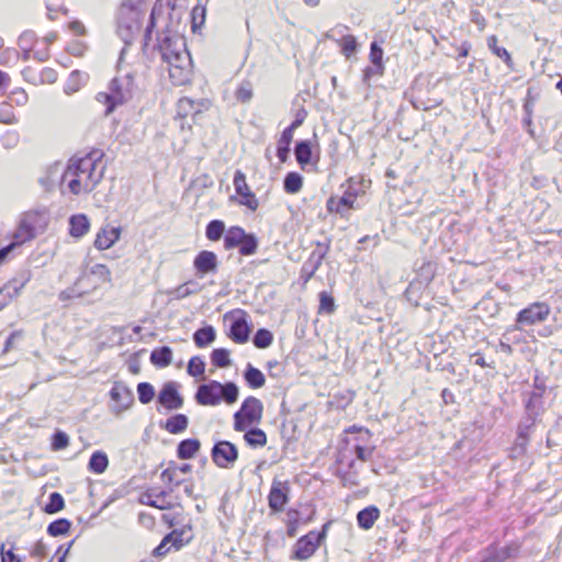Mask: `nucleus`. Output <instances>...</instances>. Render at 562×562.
<instances>
[{"label": "nucleus", "instance_id": "f257e3e1", "mask_svg": "<svg viewBox=\"0 0 562 562\" xmlns=\"http://www.w3.org/2000/svg\"><path fill=\"white\" fill-rule=\"evenodd\" d=\"M157 48L167 65L169 78L175 86L190 81L192 60L187 50L186 41L177 32L166 30L157 36Z\"/></svg>", "mask_w": 562, "mask_h": 562}, {"label": "nucleus", "instance_id": "f03ea898", "mask_svg": "<svg viewBox=\"0 0 562 562\" xmlns=\"http://www.w3.org/2000/svg\"><path fill=\"white\" fill-rule=\"evenodd\" d=\"M101 157L102 153L95 150L70 160L67 169L63 171L61 180L68 181L72 194L89 193L102 180L104 167L101 165Z\"/></svg>", "mask_w": 562, "mask_h": 562}, {"label": "nucleus", "instance_id": "7ed1b4c3", "mask_svg": "<svg viewBox=\"0 0 562 562\" xmlns=\"http://www.w3.org/2000/svg\"><path fill=\"white\" fill-rule=\"evenodd\" d=\"M239 395V389L234 382L221 383L212 380L209 383L199 385L195 393V401L203 406H216L222 401L226 404H234Z\"/></svg>", "mask_w": 562, "mask_h": 562}, {"label": "nucleus", "instance_id": "20e7f679", "mask_svg": "<svg viewBox=\"0 0 562 562\" xmlns=\"http://www.w3.org/2000/svg\"><path fill=\"white\" fill-rule=\"evenodd\" d=\"M133 89L134 76L132 74L115 77L111 80L108 92H99L97 94V101L106 105L104 112L105 115H109L117 105H122L132 98Z\"/></svg>", "mask_w": 562, "mask_h": 562}, {"label": "nucleus", "instance_id": "39448f33", "mask_svg": "<svg viewBox=\"0 0 562 562\" xmlns=\"http://www.w3.org/2000/svg\"><path fill=\"white\" fill-rule=\"evenodd\" d=\"M143 13L132 5H122L117 16V35L130 45L140 32Z\"/></svg>", "mask_w": 562, "mask_h": 562}, {"label": "nucleus", "instance_id": "423d86ee", "mask_svg": "<svg viewBox=\"0 0 562 562\" xmlns=\"http://www.w3.org/2000/svg\"><path fill=\"white\" fill-rule=\"evenodd\" d=\"M551 308L544 302H535L516 316L515 328L521 330L525 326H531L544 322L550 315Z\"/></svg>", "mask_w": 562, "mask_h": 562}, {"label": "nucleus", "instance_id": "0eeeda50", "mask_svg": "<svg viewBox=\"0 0 562 562\" xmlns=\"http://www.w3.org/2000/svg\"><path fill=\"white\" fill-rule=\"evenodd\" d=\"M213 462L222 469H231L238 459V448L231 441L221 440L211 450Z\"/></svg>", "mask_w": 562, "mask_h": 562}, {"label": "nucleus", "instance_id": "6e6552de", "mask_svg": "<svg viewBox=\"0 0 562 562\" xmlns=\"http://www.w3.org/2000/svg\"><path fill=\"white\" fill-rule=\"evenodd\" d=\"M290 483L273 479L269 494L268 506L272 513H281L290 499Z\"/></svg>", "mask_w": 562, "mask_h": 562}, {"label": "nucleus", "instance_id": "1a4fd4ad", "mask_svg": "<svg viewBox=\"0 0 562 562\" xmlns=\"http://www.w3.org/2000/svg\"><path fill=\"white\" fill-rule=\"evenodd\" d=\"M321 543L314 537V530L302 536L293 546L291 560L306 561L314 555Z\"/></svg>", "mask_w": 562, "mask_h": 562}, {"label": "nucleus", "instance_id": "9d476101", "mask_svg": "<svg viewBox=\"0 0 562 562\" xmlns=\"http://www.w3.org/2000/svg\"><path fill=\"white\" fill-rule=\"evenodd\" d=\"M233 182L236 193L240 196L239 203L251 211H256L259 206V202L255 193L249 189L245 173L240 170H236Z\"/></svg>", "mask_w": 562, "mask_h": 562}, {"label": "nucleus", "instance_id": "9b49d317", "mask_svg": "<svg viewBox=\"0 0 562 562\" xmlns=\"http://www.w3.org/2000/svg\"><path fill=\"white\" fill-rule=\"evenodd\" d=\"M110 397L115 402V406L112 409L115 414H120L130 408L134 402L133 392L122 382L114 383L110 391Z\"/></svg>", "mask_w": 562, "mask_h": 562}, {"label": "nucleus", "instance_id": "f8f14e48", "mask_svg": "<svg viewBox=\"0 0 562 562\" xmlns=\"http://www.w3.org/2000/svg\"><path fill=\"white\" fill-rule=\"evenodd\" d=\"M193 267L199 277L215 273L218 269V259L216 254L210 250L200 251L193 260Z\"/></svg>", "mask_w": 562, "mask_h": 562}, {"label": "nucleus", "instance_id": "ddd939ff", "mask_svg": "<svg viewBox=\"0 0 562 562\" xmlns=\"http://www.w3.org/2000/svg\"><path fill=\"white\" fill-rule=\"evenodd\" d=\"M158 403L167 409H179L183 406V398L177 390L175 382L164 384L158 393Z\"/></svg>", "mask_w": 562, "mask_h": 562}, {"label": "nucleus", "instance_id": "4468645a", "mask_svg": "<svg viewBox=\"0 0 562 562\" xmlns=\"http://www.w3.org/2000/svg\"><path fill=\"white\" fill-rule=\"evenodd\" d=\"M356 195L346 192L342 196H330L326 202V209L329 213L339 214L341 217H347L350 210L355 209Z\"/></svg>", "mask_w": 562, "mask_h": 562}, {"label": "nucleus", "instance_id": "2eb2a0df", "mask_svg": "<svg viewBox=\"0 0 562 562\" xmlns=\"http://www.w3.org/2000/svg\"><path fill=\"white\" fill-rule=\"evenodd\" d=\"M34 215L25 214L19 222V225L13 234V241L11 244H15L20 246L29 240H32L35 237V227H34Z\"/></svg>", "mask_w": 562, "mask_h": 562}, {"label": "nucleus", "instance_id": "dca6fc26", "mask_svg": "<svg viewBox=\"0 0 562 562\" xmlns=\"http://www.w3.org/2000/svg\"><path fill=\"white\" fill-rule=\"evenodd\" d=\"M249 334L247 313L240 311V316L235 318L229 326L228 337L236 344H245L249 339Z\"/></svg>", "mask_w": 562, "mask_h": 562}, {"label": "nucleus", "instance_id": "f3484780", "mask_svg": "<svg viewBox=\"0 0 562 562\" xmlns=\"http://www.w3.org/2000/svg\"><path fill=\"white\" fill-rule=\"evenodd\" d=\"M517 553V547L507 544L504 547L490 546L485 549L480 562H506Z\"/></svg>", "mask_w": 562, "mask_h": 562}, {"label": "nucleus", "instance_id": "a211bd4d", "mask_svg": "<svg viewBox=\"0 0 562 562\" xmlns=\"http://www.w3.org/2000/svg\"><path fill=\"white\" fill-rule=\"evenodd\" d=\"M263 405L255 396H248L244 400L241 407L237 411L241 416L247 417L248 423H259L262 417Z\"/></svg>", "mask_w": 562, "mask_h": 562}, {"label": "nucleus", "instance_id": "6ab92c4d", "mask_svg": "<svg viewBox=\"0 0 562 562\" xmlns=\"http://www.w3.org/2000/svg\"><path fill=\"white\" fill-rule=\"evenodd\" d=\"M120 236V227L102 228L95 237L94 246L100 250L109 249L119 240Z\"/></svg>", "mask_w": 562, "mask_h": 562}, {"label": "nucleus", "instance_id": "aec40b11", "mask_svg": "<svg viewBox=\"0 0 562 562\" xmlns=\"http://www.w3.org/2000/svg\"><path fill=\"white\" fill-rule=\"evenodd\" d=\"M317 249L313 250L310 259L303 265L302 270L307 274V278H311L314 276L316 270L322 265L323 259L325 258L328 246H325L323 249H321V244L317 245Z\"/></svg>", "mask_w": 562, "mask_h": 562}, {"label": "nucleus", "instance_id": "412c9836", "mask_svg": "<svg viewBox=\"0 0 562 562\" xmlns=\"http://www.w3.org/2000/svg\"><path fill=\"white\" fill-rule=\"evenodd\" d=\"M201 442L195 438L181 440L177 446V457L181 460L192 459L200 450Z\"/></svg>", "mask_w": 562, "mask_h": 562}, {"label": "nucleus", "instance_id": "4be33fe9", "mask_svg": "<svg viewBox=\"0 0 562 562\" xmlns=\"http://www.w3.org/2000/svg\"><path fill=\"white\" fill-rule=\"evenodd\" d=\"M24 282L11 281L0 288V311L20 294Z\"/></svg>", "mask_w": 562, "mask_h": 562}, {"label": "nucleus", "instance_id": "5701e85b", "mask_svg": "<svg viewBox=\"0 0 562 562\" xmlns=\"http://www.w3.org/2000/svg\"><path fill=\"white\" fill-rule=\"evenodd\" d=\"M379 517V508L375 506H368L357 514V522L361 529L368 530L372 528Z\"/></svg>", "mask_w": 562, "mask_h": 562}, {"label": "nucleus", "instance_id": "b1692460", "mask_svg": "<svg viewBox=\"0 0 562 562\" xmlns=\"http://www.w3.org/2000/svg\"><path fill=\"white\" fill-rule=\"evenodd\" d=\"M201 102L183 97L177 103V115L180 117L194 116L201 113Z\"/></svg>", "mask_w": 562, "mask_h": 562}, {"label": "nucleus", "instance_id": "393cba45", "mask_svg": "<svg viewBox=\"0 0 562 562\" xmlns=\"http://www.w3.org/2000/svg\"><path fill=\"white\" fill-rule=\"evenodd\" d=\"M69 233L72 237L80 238L89 231L90 223L85 214H76L69 218Z\"/></svg>", "mask_w": 562, "mask_h": 562}, {"label": "nucleus", "instance_id": "a878e982", "mask_svg": "<svg viewBox=\"0 0 562 562\" xmlns=\"http://www.w3.org/2000/svg\"><path fill=\"white\" fill-rule=\"evenodd\" d=\"M536 427L537 426L518 425L514 451H517L520 454L525 453L530 436L535 431Z\"/></svg>", "mask_w": 562, "mask_h": 562}, {"label": "nucleus", "instance_id": "bb28decb", "mask_svg": "<svg viewBox=\"0 0 562 562\" xmlns=\"http://www.w3.org/2000/svg\"><path fill=\"white\" fill-rule=\"evenodd\" d=\"M216 339V330L212 325H205L193 334V341L196 347L204 348Z\"/></svg>", "mask_w": 562, "mask_h": 562}, {"label": "nucleus", "instance_id": "cd10ccee", "mask_svg": "<svg viewBox=\"0 0 562 562\" xmlns=\"http://www.w3.org/2000/svg\"><path fill=\"white\" fill-rule=\"evenodd\" d=\"M246 237V231L240 226H231L224 235V248L234 249L240 245Z\"/></svg>", "mask_w": 562, "mask_h": 562}, {"label": "nucleus", "instance_id": "c85d7f7f", "mask_svg": "<svg viewBox=\"0 0 562 562\" xmlns=\"http://www.w3.org/2000/svg\"><path fill=\"white\" fill-rule=\"evenodd\" d=\"M244 379L250 389L262 387L266 383L265 374L251 363H247L244 371Z\"/></svg>", "mask_w": 562, "mask_h": 562}, {"label": "nucleus", "instance_id": "c756f323", "mask_svg": "<svg viewBox=\"0 0 562 562\" xmlns=\"http://www.w3.org/2000/svg\"><path fill=\"white\" fill-rule=\"evenodd\" d=\"M294 155L297 164L304 168L312 161V145L310 140H299L294 147Z\"/></svg>", "mask_w": 562, "mask_h": 562}, {"label": "nucleus", "instance_id": "7c9ffc66", "mask_svg": "<svg viewBox=\"0 0 562 562\" xmlns=\"http://www.w3.org/2000/svg\"><path fill=\"white\" fill-rule=\"evenodd\" d=\"M172 350L168 346L155 348L150 353V362L159 368H166L171 364Z\"/></svg>", "mask_w": 562, "mask_h": 562}, {"label": "nucleus", "instance_id": "2f4dec72", "mask_svg": "<svg viewBox=\"0 0 562 562\" xmlns=\"http://www.w3.org/2000/svg\"><path fill=\"white\" fill-rule=\"evenodd\" d=\"M188 426L189 418L184 414H176L166 420L164 428L168 432L177 435L183 432Z\"/></svg>", "mask_w": 562, "mask_h": 562}, {"label": "nucleus", "instance_id": "473e14b6", "mask_svg": "<svg viewBox=\"0 0 562 562\" xmlns=\"http://www.w3.org/2000/svg\"><path fill=\"white\" fill-rule=\"evenodd\" d=\"M63 166L60 162H56L54 165H50L46 169V175L44 177H41L38 179V182L42 187L45 188V190H50L56 181L58 180L59 175H63Z\"/></svg>", "mask_w": 562, "mask_h": 562}, {"label": "nucleus", "instance_id": "72a5a7b5", "mask_svg": "<svg viewBox=\"0 0 562 562\" xmlns=\"http://www.w3.org/2000/svg\"><path fill=\"white\" fill-rule=\"evenodd\" d=\"M292 139L293 133L290 130L285 128L282 132L277 146V156L281 162H285L288 160Z\"/></svg>", "mask_w": 562, "mask_h": 562}, {"label": "nucleus", "instance_id": "f704fd0d", "mask_svg": "<svg viewBox=\"0 0 562 562\" xmlns=\"http://www.w3.org/2000/svg\"><path fill=\"white\" fill-rule=\"evenodd\" d=\"M109 467L108 456L102 451H94L89 460L88 468L95 474H102Z\"/></svg>", "mask_w": 562, "mask_h": 562}, {"label": "nucleus", "instance_id": "c9c22d12", "mask_svg": "<svg viewBox=\"0 0 562 562\" xmlns=\"http://www.w3.org/2000/svg\"><path fill=\"white\" fill-rule=\"evenodd\" d=\"M497 43H498V40H497L496 35H491L487 38V46H488V48L493 52V54H495L497 57L503 59L504 63L507 65V67L513 70L514 69V61L512 59L510 54L508 53V50L505 47H499L497 45Z\"/></svg>", "mask_w": 562, "mask_h": 562}, {"label": "nucleus", "instance_id": "e433bc0d", "mask_svg": "<svg viewBox=\"0 0 562 562\" xmlns=\"http://www.w3.org/2000/svg\"><path fill=\"white\" fill-rule=\"evenodd\" d=\"M225 223L221 220H212L205 228V236L211 241H218L226 233Z\"/></svg>", "mask_w": 562, "mask_h": 562}, {"label": "nucleus", "instance_id": "4c0bfd02", "mask_svg": "<svg viewBox=\"0 0 562 562\" xmlns=\"http://www.w3.org/2000/svg\"><path fill=\"white\" fill-rule=\"evenodd\" d=\"M88 276H92V280H95L97 283H100V288L104 284H111V272L105 265L97 263L90 268V271L87 272Z\"/></svg>", "mask_w": 562, "mask_h": 562}, {"label": "nucleus", "instance_id": "58836bf2", "mask_svg": "<svg viewBox=\"0 0 562 562\" xmlns=\"http://www.w3.org/2000/svg\"><path fill=\"white\" fill-rule=\"evenodd\" d=\"M85 280L86 279H77L71 286L63 290L59 293L58 299L61 302H65V301L74 300V299L86 297L85 289L81 288V284L83 283Z\"/></svg>", "mask_w": 562, "mask_h": 562}, {"label": "nucleus", "instance_id": "ea45409f", "mask_svg": "<svg viewBox=\"0 0 562 562\" xmlns=\"http://www.w3.org/2000/svg\"><path fill=\"white\" fill-rule=\"evenodd\" d=\"M303 187V177L297 172H289L283 180V189L289 194H295L301 191Z\"/></svg>", "mask_w": 562, "mask_h": 562}, {"label": "nucleus", "instance_id": "a19ab883", "mask_svg": "<svg viewBox=\"0 0 562 562\" xmlns=\"http://www.w3.org/2000/svg\"><path fill=\"white\" fill-rule=\"evenodd\" d=\"M244 439L252 448L263 447L267 443L266 432L260 428H250L245 432Z\"/></svg>", "mask_w": 562, "mask_h": 562}, {"label": "nucleus", "instance_id": "79ce46f5", "mask_svg": "<svg viewBox=\"0 0 562 562\" xmlns=\"http://www.w3.org/2000/svg\"><path fill=\"white\" fill-rule=\"evenodd\" d=\"M286 517V535L290 538H294L297 533L299 526L303 524V518L297 509H289Z\"/></svg>", "mask_w": 562, "mask_h": 562}, {"label": "nucleus", "instance_id": "37998d69", "mask_svg": "<svg viewBox=\"0 0 562 562\" xmlns=\"http://www.w3.org/2000/svg\"><path fill=\"white\" fill-rule=\"evenodd\" d=\"M258 246L259 241L256 235L246 232V237L243 238V241L238 246V251L241 256H251L257 252Z\"/></svg>", "mask_w": 562, "mask_h": 562}, {"label": "nucleus", "instance_id": "c03bdc74", "mask_svg": "<svg viewBox=\"0 0 562 562\" xmlns=\"http://www.w3.org/2000/svg\"><path fill=\"white\" fill-rule=\"evenodd\" d=\"M211 361L217 368H228L232 366L231 352L225 348H216L211 353Z\"/></svg>", "mask_w": 562, "mask_h": 562}, {"label": "nucleus", "instance_id": "a18cd8bd", "mask_svg": "<svg viewBox=\"0 0 562 562\" xmlns=\"http://www.w3.org/2000/svg\"><path fill=\"white\" fill-rule=\"evenodd\" d=\"M71 522L66 518H59L52 521L47 527V533L52 537L64 536L69 532Z\"/></svg>", "mask_w": 562, "mask_h": 562}, {"label": "nucleus", "instance_id": "49530a36", "mask_svg": "<svg viewBox=\"0 0 562 562\" xmlns=\"http://www.w3.org/2000/svg\"><path fill=\"white\" fill-rule=\"evenodd\" d=\"M173 492V488L170 487L168 491H161L156 494V498L154 501L148 502V505L158 509H171L175 507V503L169 498L170 494Z\"/></svg>", "mask_w": 562, "mask_h": 562}, {"label": "nucleus", "instance_id": "de8ad7c7", "mask_svg": "<svg viewBox=\"0 0 562 562\" xmlns=\"http://www.w3.org/2000/svg\"><path fill=\"white\" fill-rule=\"evenodd\" d=\"M254 97V87L252 83L249 80H243L236 91H235V98L240 103H248L251 101Z\"/></svg>", "mask_w": 562, "mask_h": 562}, {"label": "nucleus", "instance_id": "09e8293b", "mask_svg": "<svg viewBox=\"0 0 562 562\" xmlns=\"http://www.w3.org/2000/svg\"><path fill=\"white\" fill-rule=\"evenodd\" d=\"M273 341V335L270 330L266 328H259L252 338V342L258 349L268 348Z\"/></svg>", "mask_w": 562, "mask_h": 562}, {"label": "nucleus", "instance_id": "8fccbe9b", "mask_svg": "<svg viewBox=\"0 0 562 562\" xmlns=\"http://www.w3.org/2000/svg\"><path fill=\"white\" fill-rule=\"evenodd\" d=\"M65 506V501L61 494L58 492L50 493L48 497V502L44 506V512L46 514H56L60 512Z\"/></svg>", "mask_w": 562, "mask_h": 562}, {"label": "nucleus", "instance_id": "3c124183", "mask_svg": "<svg viewBox=\"0 0 562 562\" xmlns=\"http://www.w3.org/2000/svg\"><path fill=\"white\" fill-rule=\"evenodd\" d=\"M436 273V265L431 261H424L418 268L417 274L422 283L429 284Z\"/></svg>", "mask_w": 562, "mask_h": 562}, {"label": "nucleus", "instance_id": "603ef678", "mask_svg": "<svg viewBox=\"0 0 562 562\" xmlns=\"http://www.w3.org/2000/svg\"><path fill=\"white\" fill-rule=\"evenodd\" d=\"M526 415L519 422L518 425H529L537 426L538 425V412L535 408L533 401L530 397L525 404Z\"/></svg>", "mask_w": 562, "mask_h": 562}, {"label": "nucleus", "instance_id": "864d4df0", "mask_svg": "<svg viewBox=\"0 0 562 562\" xmlns=\"http://www.w3.org/2000/svg\"><path fill=\"white\" fill-rule=\"evenodd\" d=\"M137 394L142 404H148L155 397V389L148 382H140L137 384Z\"/></svg>", "mask_w": 562, "mask_h": 562}, {"label": "nucleus", "instance_id": "5fc2aeb1", "mask_svg": "<svg viewBox=\"0 0 562 562\" xmlns=\"http://www.w3.org/2000/svg\"><path fill=\"white\" fill-rule=\"evenodd\" d=\"M175 469H176V462L171 461L169 462L167 469H165L162 472H161V480L162 481H167L168 483H170L172 486V488L177 487V486H180L182 485V483H184V480H180L178 479V473L175 472Z\"/></svg>", "mask_w": 562, "mask_h": 562}, {"label": "nucleus", "instance_id": "6e6d98bb", "mask_svg": "<svg viewBox=\"0 0 562 562\" xmlns=\"http://www.w3.org/2000/svg\"><path fill=\"white\" fill-rule=\"evenodd\" d=\"M205 371V362L201 357H192L189 360L187 372L191 376H201L204 374Z\"/></svg>", "mask_w": 562, "mask_h": 562}, {"label": "nucleus", "instance_id": "4d7b16f0", "mask_svg": "<svg viewBox=\"0 0 562 562\" xmlns=\"http://www.w3.org/2000/svg\"><path fill=\"white\" fill-rule=\"evenodd\" d=\"M340 43L341 53L346 58H349L352 54L357 52L358 43L353 35H345Z\"/></svg>", "mask_w": 562, "mask_h": 562}, {"label": "nucleus", "instance_id": "13d9d810", "mask_svg": "<svg viewBox=\"0 0 562 562\" xmlns=\"http://www.w3.org/2000/svg\"><path fill=\"white\" fill-rule=\"evenodd\" d=\"M80 89V72L78 70H74L67 82L65 83L64 91L66 94H72Z\"/></svg>", "mask_w": 562, "mask_h": 562}, {"label": "nucleus", "instance_id": "bf43d9fd", "mask_svg": "<svg viewBox=\"0 0 562 562\" xmlns=\"http://www.w3.org/2000/svg\"><path fill=\"white\" fill-rule=\"evenodd\" d=\"M69 445V437L64 431H56L52 437V448L55 451L63 450Z\"/></svg>", "mask_w": 562, "mask_h": 562}, {"label": "nucleus", "instance_id": "052dcab7", "mask_svg": "<svg viewBox=\"0 0 562 562\" xmlns=\"http://www.w3.org/2000/svg\"><path fill=\"white\" fill-rule=\"evenodd\" d=\"M335 311L334 297L327 292L323 291L319 293V312L330 314Z\"/></svg>", "mask_w": 562, "mask_h": 562}, {"label": "nucleus", "instance_id": "680f3d73", "mask_svg": "<svg viewBox=\"0 0 562 562\" xmlns=\"http://www.w3.org/2000/svg\"><path fill=\"white\" fill-rule=\"evenodd\" d=\"M190 284H192V282L183 283V284L170 290L169 295H171V297L175 300H181V299L188 297L189 295L195 293V290L190 289V286H189Z\"/></svg>", "mask_w": 562, "mask_h": 562}, {"label": "nucleus", "instance_id": "e2e57ef3", "mask_svg": "<svg viewBox=\"0 0 562 562\" xmlns=\"http://www.w3.org/2000/svg\"><path fill=\"white\" fill-rule=\"evenodd\" d=\"M78 279H86L81 284V288L85 289V296L93 294L100 289V283H97L95 280H92V276H88V273L81 274Z\"/></svg>", "mask_w": 562, "mask_h": 562}, {"label": "nucleus", "instance_id": "0e129e2a", "mask_svg": "<svg viewBox=\"0 0 562 562\" xmlns=\"http://www.w3.org/2000/svg\"><path fill=\"white\" fill-rule=\"evenodd\" d=\"M187 529L190 531V530H191V527H190V526H188V527H183L181 530H177V529H175V530H172V531H171V532H176V533H175L173 539H171V541H170V542H171V543H172V546H173V547H176L177 549H180V548L183 546V543H184V542H186V543H188V542L191 540V538H192L191 536H189V537H187V538L184 539V536H186V533H187Z\"/></svg>", "mask_w": 562, "mask_h": 562}, {"label": "nucleus", "instance_id": "69168bd1", "mask_svg": "<svg viewBox=\"0 0 562 562\" xmlns=\"http://www.w3.org/2000/svg\"><path fill=\"white\" fill-rule=\"evenodd\" d=\"M383 49L378 45L376 42H372L370 45V60L374 66H383Z\"/></svg>", "mask_w": 562, "mask_h": 562}, {"label": "nucleus", "instance_id": "338daca9", "mask_svg": "<svg viewBox=\"0 0 562 562\" xmlns=\"http://www.w3.org/2000/svg\"><path fill=\"white\" fill-rule=\"evenodd\" d=\"M176 532H170L164 537L161 542L154 549V557H164L168 551L167 544L170 543L171 539H173Z\"/></svg>", "mask_w": 562, "mask_h": 562}, {"label": "nucleus", "instance_id": "774afa93", "mask_svg": "<svg viewBox=\"0 0 562 562\" xmlns=\"http://www.w3.org/2000/svg\"><path fill=\"white\" fill-rule=\"evenodd\" d=\"M1 562H21V559L13 553V546L11 549L5 550L4 544L0 549Z\"/></svg>", "mask_w": 562, "mask_h": 562}]
</instances>
